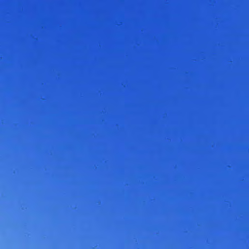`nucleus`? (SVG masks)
<instances>
[{
  "label": "nucleus",
  "mask_w": 249,
  "mask_h": 249,
  "mask_svg": "<svg viewBox=\"0 0 249 249\" xmlns=\"http://www.w3.org/2000/svg\"><path fill=\"white\" fill-rule=\"evenodd\" d=\"M246 89H249V0H246Z\"/></svg>",
  "instance_id": "1"
},
{
  "label": "nucleus",
  "mask_w": 249,
  "mask_h": 249,
  "mask_svg": "<svg viewBox=\"0 0 249 249\" xmlns=\"http://www.w3.org/2000/svg\"><path fill=\"white\" fill-rule=\"evenodd\" d=\"M248 245H247V249H248Z\"/></svg>",
  "instance_id": "2"
}]
</instances>
